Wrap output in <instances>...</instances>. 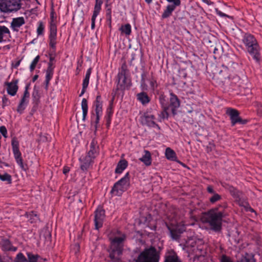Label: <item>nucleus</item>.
<instances>
[{
  "label": "nucleus",
  "mask_w": 262,
  "mask_h": 262,
  "mask_svg": "<svg viewBox=\"0 0 262 262\" xmlns=\"http://www.w3.org/2000/svg\"><path fill=\"white\" fill-rule=\"evenodd\" d=\"M225 215L224 211H219L218 208L216 207L205 213L203 219L205 223L209 225L212 230L219 231L221 230L223 219Z\"/></svg>",
  "instance_id": "nucleus-1"
},
{
  "label": "nucleus",
  "mask_w": 262,
  "mask_h": 262,
  "mask_svg": "<svg viewBox=\"0 0 262 262\" xmlns=\"http://www.w3.org/2000/svg\"><path fill=\"white\" fill-rule=\"evenodd\" d=\"M126 237L124 233L119 232L117 235L110 238L111 246L110 257L114 262H120V255L123 249V242Z\"/></svg>",
  "instance_id": "nucleus-2"
},
{
  "label": "nucleus",
  "mask_w": 262,
  "mask_h": 262,
  "mask_svg": "<svg viewBox=\"0 0 262 262\" xmlns=\"http://www.w3.org/2000/svg\"><path fill=\"white\" fill-rule=\"evenodd\" d=\"M242 41L247 47L249 53L258 60L259 59V48L257 42L253 35L245 33L243 36Z\"/></svg>",
  "instance_id": "nucleus-3"
},
{
  "label": "nucleus",
  "mask_w": 262,
  "mask_h": 262,
  "mask_svg": "<svg viewBox=\"0 0 262 262\" xmlns=\"http://www.w3.org/2000/svg\"><path fill=\"white\" fill-rule=\"evenodd\" d=\"M51 18L49 40V46L51 48V50L49 53V58L50 61H53L55 59L56 45L57 43V26L54 20L53 14L51 16Z\"/></svg>",
  "instance_id": "nucleus-4"
},
{
  "label": "nucleus",
  "mask_w": 262,
  "mask_h": 262,
  "mask_svg": "<svg viewBox=\"0 0 262 262\" xmlns=\"http://www.w3.org/2000/svg\"><path fill=\"white\" fill-rule=\"evenodd\" d=\"M160 254L154 247L146 248L137 257L135 262H159Z\"/></svg>",
  "instance_id": "nucleus-5"
},
{
  "label": "nucleus",
  "mask_w": 262,
  "mask_h": 262,
  "mask_svg": "<svg viewBox=\"0 0 262 262\" xmlns=\"http://www.w3.org/2000/svg\"><path fill=\"white\" fill-rule=\"evenodd\" d=\"M129 186V177L128 172H127L123 178L114 184L111 193L114 195L120 196L128 189Z\"/></svg>",
  "instance_id": "nucleus-6"
},
{
  "label": "nucleus",
  "mask_w": 262,
  "mask_h": 262,
  "mask_svg": "<svg viewBox=\"0 0 262 262\" xmlns=\"http://www.w3.org/2000/svg\"><path fill=\"white\" fill-rule=\"evenodd\" d=\"M21 6V0H3L0 3V10L6 13H15L20 9Z\"/></svg>",
  "instance_id": "nucleus-7"
},
{
  "label": "nucleus",
  "mask_w": 262,
  "mask_h": 262,
  "mask_svg": "<svg viewBox=\"0 0 262 262\" xmlns=\"http://www.w3.org/2000/svg\"><path fill=\"white\" fill-rule=\"evenodd\" d=\"M127 72L126 66L124 64L122 66L121 70L118 74L117 90H124L130 86L131 81L126 76Z\"/></svg>",
  "instance_id": "nucleus-8"
},
{
  "label": "nucleus",
  "mask_w": 262,
  "mask_h": 262,
  "mask_svg": "<svg viewBox=\"0 0 262 262\" xmlns=\"http://www.w3.org/2000/svg\"><path fill=\"white\" fill-rule=\"evenodd\" d=\"M93 109L95 113H93V111L92 112L93 115L92 119L94 120L96 128L100 118L102 115V101L100 95L97 96L96 100L94 102Z\"/></svg>",
  "instance_id": "nucleus-9"
},
{
  "label": "nucleus",
  "mask_w": 262,
  "mask_h": 262,
  "mask_svg": "<svg viewBox=\"0 0 262 262\" xmlns=\"http://www.w3.org/2000/svg\"><path fill=\"white\" fill-rule=\"evenodd\" d=\"M11 145L14 158L16 163L21 168H24L23 160L21 157V154L19 149V142L17 138L14 137L11 140Z\"/></svg>",
  "instance_id": "nucleus-10"
},
{
  "label": "nucleus",
  "mask_w": 262,
  "mask_h": 262,
  "mask_svg": "<svg viewBox=\"0 0 262 262\" xmlns=\"http://www.w3.org/2000/svg\"><path fill=\"white\" fill-rule=\"evenodd\" d=\"M104 217V210L101 207H98L95 211L94 223L96 229L98 230L102 227Z\"/></svg>",
  "instance_id": "nucleus-11"
},
{
  "label": "nucleus",
  "mask_w": 262,
  "mask_h": 262,
  "mask_svg": "<svg viewBox=\"0 0 262 262\" xmlns=\"http://www.w3.org/2000/svg\"><path fill=\"white\" fill-rule=\"evenodd\" d=\"M169 3H172V4L168 5L165 10H164L161 17L163 19L167 18L170 17L172 12L174 11L176 7L179 6L181 4L180 0H166Z\"/></svg>",
  "instance_id": "nucleus-12"
},
{
  "label": "nucleus",
  "mask_w": 262,
  "mask_h": 262,
  "mask_svg": "<svg viewBox=\"0 0 262 262\" xmlns=\"http://www.w3.org/2000/svg\"><path fill=\"white\" fill-rule=\"evenodd\" d=\"M29 87V85H27L26 86L23 96L21 98L17 108V112L20 114L23 113L24 110L26 108L29 103L30 97V93L28 91Z\"/></svg>",
  "instance_id": "nucleus-13"
},
{
  "label": "nucleus",
  "mask_w": 262,
  "mask_h": 262,
  "mask_svg": "<svg viewBox=\"0 0 262 262\" xmlns=\"http://www.w3.org/2000/svg\"><path fill=\"white\" fill-rule=\"evenodd\" d=\"M226 114L230 116L232 126H234L237 123L241 124H245L246 123V120H243L239 117V113L235 109L228 108L226 111Z\"/></svg>",
  "instance_id": "nucleus-14"
},
{
  "label": "nucleus",
  "mask_w": 262,
  "mask_h": 262,
  "mask_svg": "<svg viewBox=\"0 0 262 262\" xmlns=\"http://www.w3.org/2000/svg\"><path fill=\"white\" fill-rule=\"evenodd\" d=\"M156 117L155 115L150 113L146 112L141 117V122L142 124L147 125L149 127H154L158 126L155 122Z\"/></svg>",
  "instance_id": "nucleus-15"
},
{
  "label": "nucleus",
  "mask_w": 262,
  "mask_h": 262,
  "mask_svg": "<svg viewBox=\"0 0 262 262\" xmlns=\"http://www.w3.org/2000/svg\"><path fill=\"white\" fill-rule=\"evenodd\" d=\"M11 38L9 29L4 26L0 25V43H5L10 40Z\"/></svg>",
  "instance_id": "nucleus-16"
},
{
  "label": "nucleus",
  "mask_w": 262,
  "mask_h": 262,
  "mask_svg": "<svg viewBox=\"0 0 262 262\" xmlns=\"http://www.w3.org/2000/svg\"><path fill=\"white\" fill-rule=\"evenodd\" d=\"M168 229L171 238L177 240L179 238L181 234L185 230V227L184 225H177L172 227H168Z\"/></svg>",
  "instance_id": "nucleus-17"
},
{
  "label": "nucleus",
  "mask_w": 262,
  "mask_h": 262,
  "mask_svg": "<svg viewBox=\"0 0 262 262\" xmlns=\"http://www.w3.org/2000/svg\"><path fill=\"white\" fill-rule=\"evenodd\" d=\"M103 4L102 0H95V5L94 6V11L92 17L91 29H94L95 27V20L97 16L99 14L101 9V5Z\"/></svg>",
  "instance_id": "nucleus-18"
},
{
  "label": "nucleus",
  "mask_w": 262,
  "mask_h": 262,
  "mask_svg": "<svg viewBox=\"0 0 262 262\" xmlns=\"http://www.w3.org/2000/svg\"><path fill=\"white\" fill-rule=\"evenodd\" d=\"M25 24L24 17L13 18L10 23V27L14 32H18L20 28Z\"/></svg>",
  "instance_id": "nucleus-19"
},
{
  "label": "nucleus",
  "mask_w": 262,
  "mask_h": 262,
  "mask_svg": "<svg viewBox=\"0 0 262 262\" xmlns=\"http://www.w3.org/2000/svg\"><path fill=\"white\" fill-rule=\"evenodd\" d=\"M18 82V79H14L11 82L6 83L7 85V91L9 95L12 96H14L16 95L18 89L17 85Z\"/></svg>",
  "instance_id": "nucleus-20"
},
{
  "label": "nucleus",
  "mask_w": 262,
  "mask_h": 262,
  "mask_svg": "<svg viewBox=\"0 0 262 262\" xmlns=\"http://www.w3.org/2000/svg\"><path fill=\"white\" fill-rule=\"evenodd\" d=\"M93 160L92 158L90 157V156L86 155L83 158H80L79 161L81 162L80 164V168L83 171L87 170L91 166L92 164L93 163Z\"/></svg>",
  "instance_id": "nucleus-21"
},
{
  "label": "nucleus",
  "mask_w": 262,
  "mask_h": 262,
  "mask_svg": "<svg viewBox=\"0 0 262 262\" xmlns=\"http://www.w3.org/2000/svg\"><path fill=\"white\" fill-rule=\"evenodd\" d=\"M0 246L4 251H15L17 250V248L13 246L11 243L8 239H3L0 242Z\"/></svg>",
  "instance_id": "nucleus-22"
},
{
  "label": "nucleus",
  "mask_w": 262,
  "mask_h": 262,
  "mask_svg": "<svg viewBox=\"0 0 262 262\" xmlns=\"http://www.w3.org/2000/svg\"><path fill=\"white\" fill-rule=\"evenodd\" d=\"M91 73H92V69L89 68L86 71V74L85 75V77L83 80L82 89L81 93L79 95L80 97L82 96L85 92V90H86V88H88L89 83V80H90V78Z\"/></svg>",
  "instance_id": "nucleus-23"
},
{
  "label": "nucleus",
  "mask_w": 262,
  "mask_h": 262,
  "mask_svg": "<svg viewBox=\"0 0 262 262\" xmlns=\"http://www.w3.org/2000/svg\"><path fill=\"white\" fill-rule=\"evenodd\" d=\"M170 105L172 107V111L174 113V111L180 106V101L177 96L173 93H170Z\"/></svg>",
  "instance_id": "nucleus-24"
},
{
  "label": "nucleus",
  "mask_w": 262,
  "mask_h": 262,
  "mask_svg": "<svg viewBox=\"0 0 262 262\" xmlns=\"http://www.w3.org/2000/svg\"><path fill=\"white\" fill-rule=\"evenodd\" d=\"M144 155L139 158V160L143 162L146 166H149L151 164V156L150 152L147 150H144Z\"/></svg>",
  "instance_id": "nucleus-25"
},
{
  "label": "nucleus",
  "mask_w": 262,
  "mask_h": 262,
  "mask_svg": "<svg viewBox=\"0 0 262 262\" xmlns=\"http://www.w3.org/2000/svg\"><path fill=\"white\" fill-rule=\"evenodd\" d=\"M235 201L240 206L244 207L247 210L249 208L251 211H253V209L249 206L248 203L244 197L243 194L236 198Z\"/></svg>",
  "instance_id": "nucleus-26"
},
{
  "label": "nucleus",
  "mask_w": 262,
  "mask_h": 262,
  "mask_svg": "<svg viewBox=\"0 0 262 262\" xmlns=\"http://www.w3.org/2000/svg\"><path fill=\"white\" fill-rule=\"evenodd\" d=\"M137 99L143 105H146L150 101V98L145 92H141L137 95Z\"/></svg>",
  "instance_id": "nucleus-27"
},
{
  "label": "nucleus",
  "mask_w": 262,
  "mask_h": 262,
  "mask_svg": "<svg viewBox=\"0 0 262 262\" xmlns=\"http://www.w3.org/2000/svg\"><path fill=\"white\" fill-rule=\"evenodd\" d=\"M98 155V147L96 146L95 141L93 140L90 145V150L88 153V156L94 159Z\"/></svg>",
  "instance_id": "nucleus-28"
},
{
  "label": "nucleus",
  "mask_w": 262,
  "mask_h": 262,
  "mask_svg": "<svg viewBox=\"0 0 262 262\" xmlns=\"http://www.w3.org/2000/svg\"><path fill=\"white\" fill-rule=\"evenodd\" d=\"M165 156L169 160L172 161H177V157L176 154L174 151L170 147L166 148L165 150Z\"/></svg>",
  "instance_id": "nucleus-29"
},
{
  "label": "nucleus",
  "mask_w": 262,
  "mask_h": 262,
  "mask_svg": "<svg viewBox=\"0 0 262 262\" xmlns=\"http://www.w3.org/2000/svg\"><path fill=\"white\" fill-rule=\"evenodd\" d=\"M127 162L125 160H120L116 168L115 172L117 173H121L127 167Z\"/></svg>",
  "instance_id": "nucleus-30"
},
{
  "label": "nucleus",
  "mask_w": 262,
  "mask_h": 262,
  "mask_svg": "<svg viewBox=\"0 0 262 262\" xmlns=\"http://www.w3.org/2000/svg\"><path fill=\"white\" fill-rule=\"evenodd\" d=\"M119 31L121 32V34L129 36L132 32V27L129 24H126L122 25L119 28Z\"/></svg>",
  "instance_id": "nucleus-31"
},
{
  "label": "nucleus",
  "mask_w": 262,
  "mask_h": 262,
  "mask_svg": "<svg viewBox=\"0 0 262 262\" xmlns=\"http://www.w3.org/2000/svg\"><path fill=\"white\" fill-rule=\"evenodd\" d=\"M53 73H54V70H50V69H47V70H46V79H45V84H46L45 89L46 90H47L48 89L49 82H50V80L53 77Z\"/></svg>",
  "instance_id": "nucleus-32"
},
{
  "label": "nucleus",
  "mask_w": 262,
  "mask_h": 262,
  "mask_svg": "<svg viewBox=\"0 0 262 262\" xmlns=\"http://www.w3.org/2000/svg\"><path fill=\"white\" fill-rule=\"evenodd\" d=\"M81 107L82 110L83 120L85 119L88 111V102L85 98H83L81 102Z\"/></svg>",
  "instance_id": "nucleus-33"
},
{
  "label": "nucleus",
  "mask_w": 262,
  "mask_h": 262,
  "mask_svg": "<svg viewBox=\"0 0 262 262\" xmlns=\"http://www.w3.org/2000/svg\"><path fill=\"white\" fill-rule=\"evenodd\" d=\"M45 26L42 21L38 23V26L36 30L37 36H43L44 35Z\"/></svg>",
  "instance_id": "nucleus-34"
},
{
  "label": "nucleus",
  "mask_w": 262,
  "mask_h": 262,
  "mask_svg": "<svg viewBox=\"0 0 262 262\" xmlns=\"http://www.w3.org/2000/svg\"><path fill=\"white\" fill-rule=\"evenodd\" d=\"M229 191L235 200L243 194L242 192L239 191L233 187H230Z\"/></svg>",
  "instance_id": "nucleus-35"
},
{
  "label": "nucleus",
  "mask_w": 262,
  "mask_h": 262,
  "mask_svg": "<svg viewBox=\"0 0 262 262\" xmlns=\"http://www.w3.org/2000/svg\"><path fill=\"white\" fill-rule=\"evenodd\" d=\"M164 262H181L175 254H170L166 256Z\"/></svg>",
  "instance_id": "nucleus-36"
},
{
  "label": "nucleus",
  "mask_w": 262,
  "mask_h": 262,
  "mask_svg": "<svg viewBox=\"0 0 262 262\" xmlns=\"http://www.w3.org/2000/svg\"><path fill=\"white\" fill-rule=\"evenodd\" d=\"M28 262H37L39 256L37 254H33L32 253L28 252L27 253Z\"/></svg>",
  "instance_id": "nucleus-37"
},
{
  "label": "nucleus",
  "mask_w": 262,
  "mask_h": 262,
  "mask_svg": "<svg viewBox=\"0 0 262 262\" xmlns=\"http://www.w3.org/2000/svg\"><path fill=\"white\" fill-rule=\"evenodd\" d=\"M222 197L221 195L219 194L216 193L212 194L210 198H209V201L211 204H214L216 202L220 201L221 200Z\"/></svg>",
  "instance_id": "nucleus-38"
},
{
  "label": "nucleus",
  "mask_w": 262,
  "mask_h": 262,
  "mask_svg": "<svg viewBox=\"0 0 262 262\" xmlns=\"http://www.w3.org/2000/svg\"><path fill=\"white\" fill-rule=\"evenodd\" d=\"M39 59H40V56H39V55H37L33 60V61H32V62L30 66V71L31 72H32L34 70Z\"/></svg>",
  "instance_id": "nucleus-39"
},
{
  "label": "nucleus",
  "mask_w": 262,
  "mask_h": 262,
  "mask_svg": "<svg viewBox=\"0 0 262 262\" xmlns=\"http://www.w3.org/2000/svg\"><path fill=\"white\" fill-rule=\"evenodd\" d=\"M14 262H28V261L23 253H19L17 254Z\"/></svg>",
  "instance_id": "nucleus-40"
},
{
  "label": "nucleus",
  "mask_w": 262,
  "mask_h": 262,
  "mask_svg": "<svg viewBox=\"0 0 262 262\" xmlns=\"http://www.w3.org/2000/svg\"><path fill=\"white\" fill-rule=\"evenodd\" d=\"M27 217L31 220V223L36 222L39 220L37 214L34 212H32L27 214Z\"/></svg>",
  "instance_id": "nucleus-41"
},
{
  "label": "nucleus",
  "mask_w": 262,
  "mask_h": 262,
  "mask_svg": "<svg viewBox=\"0 0 262 262\" xmlns=\"http://www.w3.org/2000/svg\"><path fill=\"white\" fill-rule=\"evenodd\" d=\"M149 84L151 89L153 91L155 90L158 87V83L157 80L156 78H155L152 76L149 79Z\"/></svg>",
  "instance_id": "nucleus-42"
},
{
  "label": "nucleus",
  "mask_w": 262,
  "mask_h": 262,
  "mask_svg": "<svg viewBox=\"0 0 262 262\" xmlns=\"http://www.w3.org/2000/svg\"><path fill=\"white\" fill-rule=\"evenodd\" d=\"M222 68H223V69L219 71V74L222 75V73H223V77L224 79H226V78H228L229 76L228 69L226 66H225L224 65L222 66Z\"/></svg>",
  "instance_id": "nucleus-43"
},
{
  "label": "nucleus",
  "mask_w": 262,
  "mask_h": 262,
  "mask_svg": "<svg viewBox=\"0 0 262 262\" xmlns=\"http://www.w3.org/2000/svg\"><path fill=\"white\" fill-rule=\"evenodd\" d=\"M0 180L2 181H7L8 183H11V177L8 173L0 174Z\"/></svg>",
  "instance_id": "nucleus-44"
},
{
  "label": "nucleus",
  "mask_w": 262,
  "mask_h": 262,
  "mask_svg": "<svg viewBox=\"0 0 262 262\" xmlns=\"http://www.w3.org/2000/svg\"><path fill=\"white\" fill-rule=\"evenodd\" d=\"M167 107L165 106L163 110L159 114L160 119H167L168 117V114L167 112Z\"/></svg>",
  "instance_id": "nucleus-45"
},
{
  "label": "nucleus",
  "mask_w": 262,
  "mask_h": 262,
  "mask_svg": "<svg viewBox=\"0 0 262 262\" xmlns=\"http://www.w3.org/2000/svg\"><path fill=\"white\" fill-rule=\"evenodd\" d=\"M112 10L111 8H107L106 10V17L107 21L111 25L112 21Z\"/></svg>",
  "instance_id": "nucleus-46"
},
{
  "label": "nucleus",
  "mask_w": 262,
  "mask_h": 262,
  "mask_svg": "<svg viewBox=\"0 0 262 262\" xmlns=\"http://www.w3.org/2000/svg\"><path fill=\"white\" fill-rule=\"evenodd\" d=\"M0 262H13L11 257L8 256H2L0 254Z\"/></svg>",
  "instance_id": "nucleus-47"
},
{
  "label": "nucleus",
  "mask_w": 262,
  "mask_h": 262,
  "mask_svg": "<svg viewBox=\"0 0 262 262\" xmlns=\"http://www.w3.org/2000/svg\"><path fill=\"white\" fill-rule=\"evenodd\" d=\"M112 115V112L107 110V115L105 116L106 119V124L107 126H109L111 123V117Z\"/></svg>",
  "instance_id": "nucleus-48"
},
{
  "label": "nucleus",
  "mask_w": 262,
  "mask_h": 262,
  "mask_svg": "<svg viewBox=\"0 0 262 262\" xmlns=\"http://www.w3.org/2000/svg\"><path fill=\"white\" fill-rule=\"evenodd\" d=\"M0 133L4 138L7 137V130L5 126H1L0 127Z\"/></svg>",
  "instance_id": "nucleus-49"
},
{
  "label": "nucleus",
  "mask_w": 262,
  "mask_h": 262,
  "mask_svg": "<svg viewBox=\"0 0 262 262\" xmlns=\"http://www.w3.org/2000/svg\"><path fill=\"white\" fill-rule=\"evenodd\" d=\"M2 107L4 108L6 106H8L10 104L9 100L8 98H7L6 96H4L2 98Z\"/></svg>",
  "instance_id": "nucleus-50"
},
{
  "label": "nucleus",
  "mask_w": 262,
  "mask_h": 262,
  "mask_svg": "<svg viewBox=\"0 0 262 262\" xmlns=\"http://www.w3.org/2000/svg\"><path fill=\"white\" fill-rule=\"evenodd\" d=\"M159 101H160V103H161V104L162 105V107H164L165 106H166V104H165V102H166L165 97L164 95H161L160 96Z\"/></svg>",
  "instance_id": "nucleus-51"
},
{
  "label": "nucleus",
  "mask_w": 262,
  "mask_h": 262,
  "mask_svg": "<svg viewBox=\"0 0 262 262\" xmlns=\"http://www.w3.org/2000/svg\"><path fill=\"white\" fill-rule=\"evenodd\" d=\"M221 262H233L231 258L225 255H223L222 256L221 259Z\"/></svg>",
  "instance_id": "nucleus-52"
},
{
  "label": "nucleus",
  "mask_w": 262,
  "mask_h": 262,
  "mask_svg": "<svg viewBox=\"0 0 262 262\" xmlns=\"http://www.w3.org/2000/svg\"><path fill=\"white\" fill-rule=\"evenodd\" d=\"M215 11L217 15H218L219 16H221V17H229V16L224 13H223L222 12H221L220 10H219L218 8H215Z\"/></svg>",
  "instance_id": "nucleus-53"
},
{
  "label": "nucleus",
  "mask_w": 262,
  "mask_h": 262,
  "mask_svg": "<svg viewBox=\"0 0 262 262\" xmlns=\"http://www.w3.org/2000/svg\"><path fill=\"white\" fill-rule=\"evenodd\" d=\"M207 192L211 194H213L214 193H216L215 191H214L213 187L212 186H208L207 187Z\"/></svg>",
  "instance_id": "nucleus-54"
},
{
  "label": "nucleus",
  "mask_w": 262,
  "mask_h": 262,
  "mask_svg": "<svg viewBox=\"0 0 262 262\" xmlns=\"http://www.w3.org/2000/svg\"><path fill=\"white\" fill-rule=\"evenodd\" d=\"M145 75L144 74H142L141 75V85L143 88L147 87V85L145 83Z\"/></svg>",
  "instance_id": "nucleus-55"
},
{
  "label": "nucleus",
  "mask_w": 262,
  "mask_h": 262,
  "mask_svg": "<svg viewBox=\"0 0 262 262\" xmlns=\"http://www.w3.org/2000/svg\"><path fill=\"white\" fill-rule=\"evenodd\" d=\"M238 262H253V260L251 258L243 257Z\"/></svg>",
  "instance_id": "nucleus-56"
},
{
  "label": "nucleus",
  "mask_w": 262,
  "mask_h": 262,
  "mask_svg": "<svg viewBox=\"0 0 262 262\" xmlns=\"http://www.w3.org/2000/svg\"><path fill=\"white\" fill-rule=\"evenodd\" d=\"M21 61V59H19L15 62V63H12V67L14 68H17L20 64Z\"/></svg>",
  "instance_id": "nucleus-57"
},
{
  "label": "nucleus",
  "mask_w": 262,
  "mask_h": 262,
  "mask_svg": "<svg viewBox=\"0 0 262 262\" xmlns=\"http://www.w3.org/2000/svg\"><path fill=\"white\" fill-rule=\"evenodd\" d=\"M32 97L34 98H38V91L37 90H35V88H34V90L32 93Z\"/></svg>",
  "instance_id": "nucleus-58"
},
{
  "label": "nucleus",
  "mask_w": 262,
  "mask_h": 262,
  "mask_svg": "<svg viewBox=\"0 0 262 262\" xmlns=\"http://www.w3.org/2000/svg\"><path fill=\"white\" fill-rule=\"evenodd\" d=\"M70 171V168L68 166H64L63 168V173L67 174Z\"/></svg>",
  "instance_id": "nucleus-59"
},
{
  "label": "nucleus",
  "mask_w": 262,
  "mask_h": 262,
  "mask_svg": "<svg viewBox=\"0 0 262 262\" xmlns=\"http://www.w3.org/2000/svg\"><path fill=\"white\" fill-rule=\"evenodd\" d=\"M53 61H49V63H48V67L47 68V69H50V70H54V67L53 66Z\"/></svg>",
  "instance_id": "nucleus-60"
},
{
  "label": "nucleus",
  "mask_w": 262,
  "mask_h": 262,
  "mask_svg": "<svg viewBox=\"0 0 262 262\" xmlns=\"http://www.w3.org/2000/svg\"><path fill=\"white\" fill-rule=\"evenodd\" d=\"M202 2L207 4L208 5H211L213 4V3L210 0H201Z\"/></svg>",
  "instance_id": "nucleus-61"
},
{
  "label": "nucleus",
  "mask_w": 262,
  "mask_h": 262,
  "mask_svg": "<svg viewBox=\"0 0 262 262\" xmlns=\"http://www.w3.org/2000/svg\"><path fill=\"white\" fill-rule=\"evenodd\" d=\"M38 77V76L37 75H34L32 78V81L35 82L37 79Z\"/></svg>",
  "instance_id": "nucleus-62"
},
{
  "label": "nucleus",
  "mask_w": 262,
  "mask_h": 262,
  "mask_svg": "<svg viewBox=\"0 0 262 262\" xmlns=\"http://www.w3.org/2000/svg\"><path fill=\"white\" fill-rule=\"evenodd\" d=\"M152 0H145V2L147 4H150L151 3Z\"/></svg>",
  "instance_id": "nucleus-63"
},
{
  "label": "nucleus",
  "mask_w": 262,
  "mask_h": 262,
  "mask_svg": "<svg viewBox=\"0 0 262 262\" xmlns=\"http://www.w3.org/2000/svg\"><path fill=\"white\" fill-rule=\"evenodd\" d=\"M7 47H8V49H10V47H9V46H7Z\"/></svg>",
  "instance_id": "nucleus-64"
}]
</instances>
